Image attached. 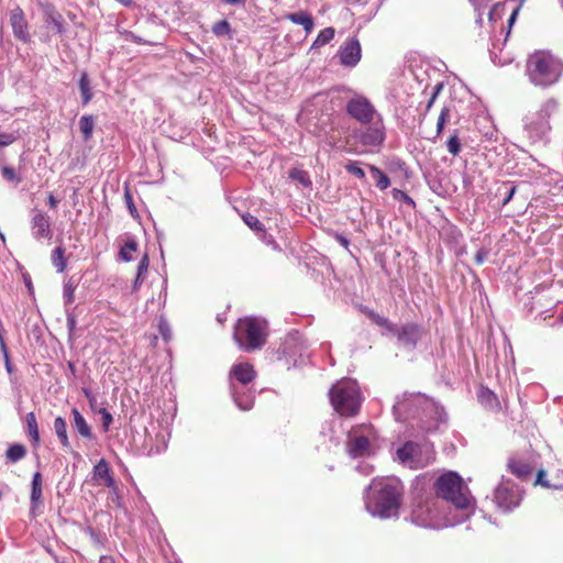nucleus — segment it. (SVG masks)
<instances>
[{"label": "nucleus", "instance_id": "obj_64", "mask_svg": "<svg viewBox=\"0 0 563 563\" xmlns=\"http://www.w3.org/2000/svg\"><path fill=\"white\" fill-rule=\"evenodd\" d=\"M470 2H472L474 7L478 5V0H470Z\"/></svg>", "mask_w": 563, "mask_h": 563}, {"label": "nucleus", "instance_id": "obj_24", "mask_svg": "<svg viewBox=\"0 0 563 563\" xmlns=\"http://www.w3.org/2000/svg\"><path fill=\"white\" fill-rule=\"evenodd\" d=\"M285 18L291 21L294 24L301 25L306 33H310L313 30L314 22L312 16L306 11H299L294 13H288Z\"/></svg>", "mask_w": 563, "mask_h": 563}, {"label": "nucleus", "instance_id": "obj_9", "mask_svg": "<svg viewBox=\"0 0 563 563\" xmlns=\"http://www.w3.org/2000/svg\"><path fill=\"white\" fill-rule=\"evenodd\" d=\"M346 113L360 124L373 122L382 118L374 104L363 95L351 98L345 104Z\"/></svg>", "mask_w": 563, "mask_h": 563}, {"label": "nucleus", "instance_id": "obj_46", "mask_svg": "<svg viewBox=\"0 0 563 563\" xmlns=\"http://www.w3.org/2000/svg\"><path fill=\"white\" fill-rule=\"evenodd\" d=\"M150 265L148 255L145 253L137 265L136 276H139V279L144 278V276L147 273Z\"/></svg>", "mask_w": 563, "mask_h": 563}, {"label": "nucleus", "instance_id": "obj_27", "mask_svg": "<svg viewBox=\"0 0 563 563\" xmlns=\"http://www.w3.org/2000/svg\"><path fill=\"white\" fill-rule=\"evenodd\" d=\"M54 430L62 444L66 450H70V442L67 434V423L63 417H57L54 420Z\"/></svg>", "mask_w": 563, "mask_h": 563}, {"label": "nucleus", "instance_id": "obj_60", "mask_svg": "<svg viewBox=\"0 0 563 563\" xmlns=\"http://www.w3.org/2000/svg\"><path fill=\"white\" fill-rule=\"evenodd\" d=\"M144 278H141L139 279V276L135 277V280L133 283V290H136L139 289V287L141 286V284L143 283Z\"/></svg>", "mask_w": 563, "mask_h": 563}, {"label": "nucleus", "instance_id": "obj_36", "mask_svg": "<svg viewBox=\"0 0 563 563\" xmlns=\"http://www.w3.org/2000/svg\"><path fill=\"white\" fill-rule=\"evenodd\" d=\"M25 446L19 443L12 444L5 452L7 459L12 463L22 460L25 456Z\"/></svg>", "mask_w": 563, "mask_h": 563}, {"label": "nucleus", "instance_id": "obj_14", "mask_svg": "<svg viewBox=\"0 0 563 563\" xmlns=\"http://www.w3.org/2000/svg\"><path fill=\"white\" fill-rule=\"evenodd\" d=\"M32 236L40 241L51 239L53 235L49 217L38 209H33L31 218Z\"/></svg>", "mask_w": 563, "mask_h": 563}, {"label": "nucleus", "instance_id": "obj_8", "mask_svg": "<svg viewBox=\"0 0 563 563\" xmlns=\"http://www.w3.org/2000/svg\"><path fill=\"white\" fill-rule=\"evenodd\" d=\"M352 137L358 144L366 147H378L383 145L386 139V129L383 117L353 129Z\"/></svg>", "mask_w": 563, "mask_h": 563}, {"label": "nucleus", "instance_id": "obj_55", "mask_svg": "<svg viewBox=\"0 0 563 563\" xmlns=\"http://www.w3.org/2000/svg\"><path fill=\"white\" fill-rule=\"evenodd\" d=\"M408 399L404 398L402 400H398L395 405H394V411L395 412H398V411H406L408 409Z\"/></svg>", "mask_w": 563, "mask_h": 563}, {"label": "nucleus", "instance_id": "obj_44", "mask_svg": "<svg viewBox=\"0 0 563 563\" xmlns=\"http://www.w3.org/2000/svg\"><path fill=\"white\" fill-rule=\"evenodd\" d=\"M243 220L247 227L255 231H263L264 224L255 217L250 213L243 216Z\"/></svg>", "mask_w": 563, "mask_h": 563}, {"label": "nucleus", "instance_id": "obj_41", "mask_svg": "<svg viewBox=\"0 0 563 563\" xmlns=\"http://www.w3.org/2000/svg\"><path fill=\"white\" fill-rule=\"evenodd\" d=\"M358 162H350L345 165V170L358 179H364L365 172L362 167L358 166Z\"/></svg>", "mask_w": 563, "mask_h": 563}, {"label": "nucleus", "instance_id": "obj_54", "mask_svg": "<svg viewBox=\"0 0 563 563\" xmlns=\"http://www.w3.org/2000/svg\"><path fill=\"white\" fill-rule=\"evenodd\" d=\"M507 191L505 194V197L503 199V205L506 206L514 197V195L516 194V186L514 185H510L509 187H506Z\"/></svg>", "mask_w": 563, "mask_h": 563}, {"label": "nucleus", "instance_id": "obj_12", "mask_svg": "<svg viewBox=\"0 0 563 563\" xmlns=\"http://www.w3.org/2000/svg\"><path fill=\"white\" fill-rule=\"evenodd\" d=\"M396 457L401 464L413 470L424 467L429 464V460L423 461L421 457V446L413 441H407L402 446L398 448Z\"/></svg>", "mask_w": 563, "mask_h": 563}, {"label": "nucleus", "instance_id": "obj_56", "mask_svg": "<svg viewBox=\"0 0 563 563\" xmlns=\"http://www.w3.org/2000/svg\"><path fill=\"white\" fill-rule=\"evenodd\" d=\"M544 476H545V472L543 470H540L537 474L536 484H540L543 487H550L551 485L549 484L548 481L544 479Z\"/></svg>", "mask_w": 563, "mask_h": 563}, {"label": "nucleus", "instance_id": "obj_16", "mask_svg": "<svg viewBox=\"0 0 563 563\" xmlns=\"http://www.w3.org/2000/svg\"><path fill=\"white\" fill-rule=\"evenodd\" d=\"M10 24L12 27L13 35L18 40L22 41L23 43H29L31 41L27 22L24 12L20 7H16L13 10H11Z\"/></svg>", "mask_w": 563, "mask_h": 563}, {"label": "nucleus", "instance_id": "obj_53", "mask_svg": "<svg viewBox=\"0 0 563 563\" xmlns=\"http://www.w3.org/2000/svg\"><path fill=\"white\" fill-rule=\"evenodd\" d=\"M333 238L344 249H349L350 241H349V239L345 235H343L341 233H338V232H334L333 233Z\"/></svg>", "mask_w": 563, "mask_h": 563}, {"label": "nucleus", "instance_id": "obj_34", "mask_svg": "<svg viewBox=\"0 0 563 563\" xmlns=\"http://www.w3.org/2000/svg\"><path fill=\"white\" fill-rule=\"evenodd\" d=\"M137 250V243L133 238H128L123 246L120 249V257L124 262H130L133 260L132 253Z\"/></svg>", "mask_w": 563, "mask_h": 563}, {"label": "nucleus", "instance_id": "obj_63", "mask_svg": "<svg viewBox=\"0 0 563 563\" xmlns=\"http://www.w3.org/2000/svg\"><path fill=\"white\" fill-rule=\"evenodd\" d=\"M438 96H439L438 93L432 92L430 98L435 100L438 98Z\"/></svg>", "mask_w": 563, "mask_h": 563}, {"label": "nucleus", "instance_id": "obj_62", "mask_svg": "<svg viewBox=\"0 0 563 563\" xmlns=\"http://www.w3.org/2000/svg\"><path fill=\"white\" fill-rule=\"evenodd\" d=\"M434 101H435L434 99H431V98L429 99V101L427 103V108H426L427 111H429L431 109V107L433 106Z\"/></svg>", "mask_w": 563, "mask_h": 563}, {"label": "nucleus", "instance_id": "obj_48", "mask_svg": "<svg viewBox=\"0 0 563 563\" xmlns=\"http://www.w3.org/2000/svg\"><path fill=\"white\" fill-rule=\"evenodd\" d=\"M98 413L101 415L102 427L107 431L110 424L113 422L112 415L106 408H100Z\"/></svg>", "mask_w": 563, "mask_h": 563}, {"label": "nucleus", "instance_id": "obj_31", "mask_svg": "<svg viewBox=\"0 0 563 563\" xmlns=\"http://www.w3.org/2000/svg\"><path fill=\"white\" fill-rule=\"evenodd\" d=\"M51 261L53 266L58 273H63L66 269L65 250L62 246H57L52 251Z\"/></svg>", "mask_w": 563, "mask_h": 563}, {"label": "nucleus", "instance_id": "obj_51", "mask_svg": "<svg viewBox=\"0 0 563 563\" xmlns=\"http://www.w3.org/2000/svg\"><path fill=\"white\" fill-rule=\"evenodd\" d=\"M158 329L162 336L167 341L170 338V329L168 323L166 321H161Z\"/></svg>", "mask_w": 563, "mask_h": 563}, {"label": "nucleus", "instance_id": "obj_18", "mask_svg": "<svg viewBox=\"0 0 563 563\" xmlns=\"http://www.w3.org/2000/svg\"><path fill=\"white\" fill-rule=\"evenodd\" d=\"M40 8L43 12L45 23L51 25L56 33L64 34L66 32L65 21L63 15L56 10L55 5L51 2H42L40 3Z\"/></svg>", "mask_w": 563, "mask_h": 563}, {"label": "nucleus", "instance_id": "obj_29", "mask_svg": "<svg viewBox=\"0 0 563 563\" xmlns=\"http://www.w3.org/2000/svg\"><path fill=\"white\" fill-rule=\"evenodd\" d=\"M95 128V117L91 114H85L79 119V130L82 133L85 141L91 139Z\"/></svg>", "mask_w": 563, "mask_h": 563}, {"label": "nucleus", "instance_id": "obj_7", "mask_svg": "<svg viewBox=\"0 0 563 563\" xmlns=\"http://www.w3.org/2000/svg\"><path fill=\"white\" fill-rule=\"evenodd\" d=\"M330 401L334 410L341 416H354L361 406L360 389L354 380H341L329 391Z\"/></svg>", "mask_w": 563, "mask_h": 563}, {"label": "nucleus", "instance_id": "obj_15", "mask_svg": "<svg viewBox=\"0 0 563 563\" xmlns=\"http://www.w3.org/2000/svg\"><path fill=\"white\" fill-rule=\"evenodd\" d=\"M232 398L235 405L242 410H250L255 400V390L249 385H236L230 383Z\"/></svg>", "mask_w": 563, "mask_h": 563}, {"label": "nucleus", "instance_id": "obj_37", "mask_svg": "<svg viewBox=\"0 0 563 563\" xmlns=\"http://www.w3.org/2000/svg\"><path fill=\"white\" fill-rule=\"evenodd\" d=\"M231 25L227 20H220L212 26V33L217 36H229L231 37Z\"/></svg>", "mask_w": 563, "mask_h": 563}, {"label": "nucleus", "instance_id": "obj_61", "mask_svg": "<svg viewBox=\"0 0 563 563\" xmlns=\"http://www.w3.org/2000/svg\"><path fill=\"white\" fill-rule=\"evenodd\" d=\"M3 353H4V356H5V368H7V371H8L9 373H11V372H12V366H11V363H10V361H9L8 353H7V351H5V352H3Z\"/></svg>", "mask_w": 563, "mask_h": 563}, {"label": "nucleus", "instance_id": "obj_59", "mask_svg": "<svg viewBox=\"0 0 563 563\" xmlns=\"http://www.w3.org/2000/svg\"><path fill=\"white\" fill-rule=\"evenodd\" d=\"M442 89H443V82H438L437 85L433 86L432 92H435L439 95Z\"/></svg>", "mask_w": 563, "mask_h": 563}, {"label": "nucleus", "instance_id": "obj_4", "mask_svg": "<svg viewBox=\"0 0 563 563\" xmlns=\"http://www.w3.org/2000/svg\"><path fill=\"white\" fill-rule=\"evenodd\" d=\"M267 335L266 320L257 317L239 319L233 333L234 341L245 352L262 349L266 344Z\"/></svg>", "mask_w": 563, "mask_h": 563}, {"label": "nucleus", "instance_id": "obj_47", "mask_svg": "<svg viewBox=\"0 0 563 563\" xmlns=\"http://www.w3.org/2000/svg\"><path fill=\"white\" fill-rule=\"evenodd\" d=\"M66 318H67V328L69 335L71 336L76 329V317L70 308L65 309Z\"/></svg>", "mask_w": 563, "mask_h": 563}, {"label": "nucleus", "instance_id": "obj_26", "mask_svg": "<svg viewBox=\"0 0 563 563\" xmlns=\"http://www.w3.org/2000/svg\"><path fill=\"white\" fill-rule=\"evenodd\" d=\"M478 400L479 402L489 410H498L499 401L497 396L488 388L482 387L478 391Z\"/></svg>", "mask_w": 563, "mask_h": 563}, {"label": "nucleus", "instance_id": "obj_43", "mask_svg": "<svg viewBox=\"0 0 563 563\" xmlns=\"http://www.w3.org/2000/svg\"><path fill=\"white\" fill-rule=\"evenodd\" d=\"M449 118H450V109L448 107H443L440 112V115L438 118V122H437V135H440L443 132L444 125H445L446 121L449 120Z\"/></svg>", "mask_w": 563, "mask_h": 563}, {"label": "nucleus", "instance_id": "obj_38", "mask_svg": "<svg viewBox=\"0 0 563 563\" xmlns=\"http://www.w3.org/2000/svg\"><path fill=\"white\" fill-rule=\"evenodd\" d=\"M461 141L459 139V132L457 130L454 131V133L449 137L446 141V148L450 154L453 156H457L461 152Z\"/></svg>", "mask_w": 563, "mask_h": 563}, {"label": "nucleus", "instance_id": "obj_39", "mask_svg": "<svg viewBox=\"0 0 563 563\" xmlns=\"http://www.w3.org/2000/svg\"><path fill=\"white\" fill-rule=\"evenodd\" d=\"M391 195H393V198L396 201L404 202L405 205H407V206H409L411 208L416 207L415 200L407 192H405V191H402L400 189L394 188L391 190Z\"/></svg>", "mask_w": 563, "mask_h": 563}, {"label": "nucleus", "instance_id": "obj_23", "mask_svg": "<svg viewBox=\"0 0 563 563\" xmlns=\"http://www.w3.org/2000/svg\"><path fill=\"white\" fill-rule=\"evenodd\" d=\"M508 471L521 481H527L532 474V467L529 463L515 457H510L507 463Z\"/></svg>", "mask_w": 563, "mask_h": 563}, {"label": "nucleus", "instance_id": "obj_10", "mask_svg": "<svg viewBox=\"0 0 563 563\" xmlns=\"http://www.w3.org/2000/svg\"><path fill=\"white\" fill-rule=\"evenodd\" d=\"M494 500L498 508L504 511H511L519 506L521 494L510 479L503 477L501 483L495 489Z\"/></svg>", "mask_w": 563, "mask_h": 563}, {"label": "nucleus", "instance_id": "obj_58", "mask_svg": "<svg viewBox=\"0 0 563 563\" xmlns=\"http://www.w3.org/2000/svg\"><path fill=\"white\" fill-rule=\"evenodd\" d=\"M221 2H223L224 4H228V5L235 7V5H243L246 2V0H221Z\"/></svg>", "mask_w": 563, "mask_h": 563}, {"label": "nucleus", "instance_id": "obj_3", "mask_svg": "<svg viewBox=\"0 0 563 563\" xmlns=\"http://www.w3.org/2000/svg\"><path fill=\"white\" fill-rule=\"evenodd\" d=\"M435 498H442L451 503L456 509H468L472 506L473 497L463 478L455 472H446L440 475L435 483Z\"/></svg>", "mask_w": 563, "mask_h": 563}, {"label": "nucleus", "instance_id": "obj_42", "mask_svg": "<svg viewBox=\"0 0 563 563\" xmlns=\"http://www.w3.org/2000/svg\"><path fill=\"white\" fill-rule=\"evenodd\" d=\"M449 118H450V109L448 107H443L440 112V115L438 118V122H437V135H440L443 132L444 125H445L446 121L449 120Z\"/></svg>", "mask_w": 563, "mask_h": 563}, {"label": "nucleus", "instance_id": "obj_5", "mask_svg": "<svg viewBox=\"0 0 563 563\" xmlns=\"http://www.w3.org/2000/svg\"><path fill=\"white\" fill-rule=\"evenodd\" d=\"M408 520L416 526L430 529H441L452 525L440 511L439 499L433 496L415 497Z\"/></svg>", "mask_w": 563, "mask_h": 563}, {"label": "nucleus", "instance_id": "obj_22", "mask_svg": "<svg viewBox=\"0 0 563 563\" xmlns=\"http://www.w3.org/2000/svg\"><path fill=\"white\" fill-rule=\"evenodd\" d=\"M73 427L80 437L87 440H93L95 434L91 427L86 421L85 417L80 413L77 408L71 409Z\"/></svg>", "mask_w": 563, "mask_h": 563}, {"label": "nucleus", "instance_id": "obj_19", "mask_svg": "<svg viewBox=\"0 0 563 563\" xmlns=\"http://www.w3.org/2000/svg\"><path fill=\"white\" fill-rule=\"evenodd\" d=\"M346 450L353 459L367 456L371 453L369 440L365 435L350 434Z\"/></svg>", "mask_w": 563, "mask_h": 563}, {"label": "nucleus", "instance_id": "obj_25", "mask_svg": "<svg viewBox=\"0 0 563 563\" xmlns=\"http://www.w3.org/2000/svg\"><path fill=\"white\" fill-rule=\"evenodd\" d=\"M78 88H79L80 96H81V103H82V106H87L93 97L91 80H90L87 71L80 73Z\"/></svg>", "mask_w": 563, "mask_h": 563}, {"label": "nucleus", "instance_id": "obj_57", "mask_svg": "<svg viewBox=\"0 0 563 563\" xmlns=\"http://www.w3.org/2000/svg\"><path fill=\"white\" fill-rule=\"evenodd\" d=\"M47 205L51 209H56L58 206V200L54 197L53 194H49L47 197Z\"/></svg>", "mask_w": 563, "mask_h": 563}, {"label": "nucleus", "instance_id": "obj_33", "mask_svg": "<svg viewBox=\"0 0 563 563\" xmlns=\"http://www.w3.org/2000/svg\"><path fill=\"white\" fill-rule=\"evenodd\" d=\"M334 33L335 31L331 26L321 30L316 40L313 41L311 48H319L321 46H324L334 37Z\"/></svg>", "mask_w": 563, "mask_h": 563}, {"label": "nucleus", "instance_id": "obj_6", "mask_svg": "<svg viewBox=\"0 0 563 563\" xmlns=\"http://www.w3.org/2000/svg\"><path fill=\"white\" fill-rule=\"evenodd\" d=\"M559 102L550 98L541 103L540 109L534 113L526 115L525 132L531 143L548 142V135L551 130L549 119L558 111Z\"/></svg>", "mask_w": 563, "mask_h": 563}, {"label": "nucleus", "instance_id": "obj_2", "mask_svg": "<svg viewBox=\"0 0 563 563\" xmlns=\"http://www.w3.org/2000/svg\"><path fill=\"white\" fill-rule=\"evenodd\" d=\"M525 75L534 87H552L563 75V60L551 51L537 49L526 59Z\"/></svg>", "mask_w": 563, "mask_h": 563}, {"label": "nucleus", "instance_id": "obj_20", "mask_svg": "<svg viewBox=\"0 0 563 563\" xmlns=\"http://www.w3.org/2000/svg\"><path fill=\"white\" fill-rule=\"evenodd\" d=\"M230 376V383L244 386L250 385L254 380L256 373L251 364L240 363L232 366Z\"/></svg>", "mask_w": 563, "mask_h": 563}, {"label": "nucleus", "instance_id": "obj_11", "mask_svg": "<svg viewBox=\"0 0 563 563\" xmlns=\"http://www.w3.org/2000/svg\"><path fill=\"white\" fill-rule=\"evenodd\" d=\"M424 333L423 328L415 322H407L401 325L395 327L391 335L397 339V343L399 346L407 351L416 350L419 341L422 339Z\"/></svg>", "mask_w": 563, "mask_h": 563}, {"label": "nucleus", "instance_id": "obj_28", "mask_svg": "<svg viewBox=\"0 0 563 563\" xmlns=\"http://www.w3.org/2000/svg\"><path fill=\"white\" fill-rule=\"evenodd\" d=\"M369 173L372 174V177L375 180V185L380 190H385L389 187L390 180L388 176L377 166L375 165H368Z\"/></svg>", "mask_w": 563, "mask_h": 563}, {"label": "nucleus", "instance_id": "obj_45", "mask_svg": "<svg viewBox=\"0 0 563 563\" xmlns=\"http://www.w3.org/2000/svg\"><path fill=\"white\" fill-rule=\"evenodd\" d=\"M2 176L8 181H12L15 184H19L21 181V178L16 175L15 170L10 166H3L2 169Z\"/></svg>", "mask_w": 563, "mask_h": 563}, {"label": "nucleus", "instance_id": "obj_50", "mask_svg": "<svg viewBox=\"0 0 563 563\" xmlns=\"http://www.w3.org/2000/svg\"><path fill=\"white\" fill-rule=\"evenodd\" d=\"M15 141V137L10 133H0V147L8 146Z\"/></svg>", "mask_w": 563, "mask_h": 563}, {"label": "nucleus", "instance_id": "obj_17", "mask_svg": "<svg viewBox=\"0 0 563 563\" xmlns=\"http://www.w3.org/2000/svg\"><path fill=\"white\" fill-rule=\"evenodd\" d=\"M43 477L40 472H35L31 483V495H30V516L35 518L38 514L40 508L43 506Z\"/></svg>", "mask_w": 563, "mask_h": 563}, {"label": "nucleus", "instance_id": "obj_21", "mask_svg": "<svg viewBox=\"0 0 563 563\" xmlns=\"http://www.w3.org/2000/svg\"><path fill=\"white\" fill-rule=\"evenodd\" d=\"M93 478L98 482H102L104 486L109 488H113L115 486V481L110 474L109 464L104 459H101L92 470Z\"/></svg>", "mask_w": 563, "mask_h": 563}, {"label": "nucleus", "instance_id": "obj_40", "mask_svg": "<svg viewBox=\"0 0 563 563\" xmlns=\"http://www.w3.org/2000/svg\"><path fill=\"white\" fill-rule=\"evenodd\" d=\"M289 177L291 179L300 183L305 187H309L311 185V181L309 179V175L305 170H300V169H296V168L291 169L290 173H289Z\"/></svg>", "mask_w": 563, "mask_h": 563}, {"label": "nucleus", "instance_id": "obj_13", "mask_svg": "<svg viewBox=\"0 0 563 563\" xmlns=\"http://www.w3.org/2000/svg\"><path fill=\"white\" fill-rule=\"evenodd\" d=\"M340 64L346 67H354L362 57L360 41L356 37L347 38L339 49Z\"/></svg>", "mask_w": 563, "mask_h": 563}, {"label": "nucleus", "instance_id": "obj_52", "mask_svg": "<svg viewBox=\"0 0 563 563\" xmlns=\"http://www.w3.org/2000/svg\"><path fill=\"white\" fill-rule=\"evenodd\" d=\"M82 393H84L85 397L88 399L90 407L93 410H97V408H96L97 399H96L95 395L91 393V390L88 388H84Z\"/></svg>", "mask_w": 563, "mask_h": 563}, {"label": "nucleus", "instance_id": "obj_30", "mask_svg": "<svg viewBox=\"0 0 563 563\" xmlns=\"http://www.w3.org/2000/svg\"><path fill=\"white\" fill-rule=\"evenodd\" d=\"M366 314L375 324L385 329L388 334H391L393 330H395L396 324L393 323L388 318L380 316L373 310H367Z\"/></svg>", "mask_w": 563, "mask_h": 563}, {"label": "nucleus", "instance_id": "obj_49", "mask_svg": "<svg viewBox=\"0 0 563 563\" xmlns=\"http://www.w3.org/2000/svg\"><path fill=\"white\" fill-rule=\"evenodd\" d=\"M124 200H125L126 207H128L131 216L134 217L136 214V207L133 202L132 194L130 192V190L128 188L124 191Z\"/></svg>", "mask_w": 563, "mask_h": 563}, {"label": "nucleus", "instance_id": "obj_35", "mask_svg": "<svg viewBox=\"0 0 563 563\" xmlns=\"http://www.w3.org/2000/svg\"><path fill=\"white\" fill-rule=\"evenodd\" d=\"M76 288H77V284L71 279L64 283L63 298H64L65 309L69 308V306L74 302Z\"/></svg>", "mask_w": 563, "mask_h": 563}, {"label": "nucleus", "instance_id": "obj_1", "mask_svg": "<svg viewBox=\"0 0 563 563\" xmlns=\"http://www.w3.org/2000/svg\"><path fill=\"white\" fill-rule=\"evenodd\" d=\"M404 485L394 477L375 478L366 488L365 508L380 519L397 518L401 506Z\"/></svg>", "mask_w": 563, "mask_h": 563}, {"label": "nucleus", "instance_id": "obj_32", "mask_svg": "<svg viewBox=\"0 0 563 563\" xmlns=\"http://www.w3.org/2000/svg\"><path fill=\"white\" fill-rule=\"evenodd\" d=\"M26 427H27V434L32 439V441L37 444L40 442V432H38V426L36 421V417L34 412H29L26 415Z\"/></svg>", "mask_w": 563, "mask_h": 563}]
</instances>
